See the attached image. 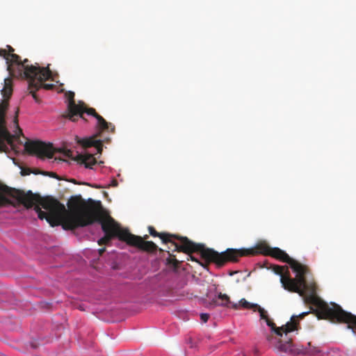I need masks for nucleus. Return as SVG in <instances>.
Wrapping results in <instances>:
<instances>
[{
    "label": "nucleus",
    "mask_w": 356,
    "mask_h": 356,
    "mask_svg": "<svg viewBox=\"0 0 356 356\" xmlns=\"http://www.w3.org/2000/svg\"><path fill=\"white\" fill-rule=\"evenodd\" d=\"M82 201L81 197H71L67 209L63 204L53 197H42L31 191L25 193L0 182V209L9 206L15 207L19 204L27 209L35 206L34 210L40 220L45 219L51 227L62 225L65 230H69L67 224L74 220Z\"/></svg>",
    "instance_id": "nucleus-1"
},
{
    "label": "nucleus",
    "mask_w": 356,
    "mask_h": 356,
    "mask_svg": "<svg viewBox=\"0 0 356 356\" xmlns=\"http://www.w3.org/2000/svg\"><path fill=\"white\" fill-rule=\"evenodd\" d=\"M97 222L101 224L104 236L97 241L99 245H108L111 241L117 237L127 245L136 247L147 252H154L158 246L152 241L144 242L141 236L134 235L127 229L121 227L102 207L100 201L88 199L83 200L74 220L67 224L69 230L83 227Z\"/></svg>",
    "instance_id": "nucleus-2"
},
{
    "label": "nucleus",
    "mask_w": 356,
    "mask_h": 356,
    "mask_svg": "<svg viewBox=\"0 0 356 356\" xmlns=\"http://www.w3.org/2000/svg\"><path fill=\"white\" fill-rule=\"evenodd\" d=\"M315 283H306L301 288L302 292L298 293L303 298L306 304L315 307H310L309 313L314 314L318 319L328 320L332 323H347V328L356 331V316L344 311L339 305L331 303L329 305L316 294Z\"/></svg>",
    "instance_id": "nucleus-3"
},
{
    "label": "nucleus",
    "mask_w": 356,
    "mask_h": 356,
    "mask_svg": "<svg viewBox=\"0 0 356 356\" xmlns=\"http://www.w3.org/2000/svg\"><path fill=\"white\" fill-rule=\"evenodd\" d=\"M209 253L210 254L209 256H213L218 264H223L225 261L236 262L241 257L254 256L261 254L265 256H270L282 262L287 263L291 268H295L294 265H297L296 260L291 258L284 250L279 248H271L266 242L259 243L254 248H228L221 253L215 250L209 251Z\"/></svg>",
    "instance_id": "nucleus-4"
},
{
    "label": "nucleus",
    "mask_w": 356,
    "mask_h": 356,
    "mask_svg": "<svg viewBox=\"0 0 356 356\" xmlns=\"http://www.w3.org/2000/svg\"><path fill=\"white\" fill-rule=\"evenodd\" d=\"M149 233L154 237H159L163 243H171L174 246L172 251L190 252L192 251L200 250L202 252L203 257L206 258H213V256H209V251H214L211 248H207L202 244L195 243L190 241L186 236H180L177 234H172L166 232H158L154 227H148Z\"/></svg>",
    "instance_id": "nucleus-5"
},
{
    "label": "nucleus",
    "mask_w": 356,
    "mask_h": 356,
    "mask_svg": "<svg viewBox=\"0 0 356 356\" xmlns=\"http://www.w3.org/2000/svg\"><path fill=\"white\" fill-rule=\"evenodd\" d=\"M8 49H0V56L3 57L6 60L7 70L9 74L15 77L20 78L22 76H34L39 72L29 64V60L26 58L22 61L19 56L14 54L15 49L10 45L6 46Z\"/></svg>",
    "instance_id": "nucleus-6"
},
{
    "label": "nucleus",
    "mask_w": 356,
    "mask_h": 356,
    "mask_svg": "<svg viewBox=\"0 0 356 356\" xmlns=\"http://www.w3.org/2000/svg\"><path fill=\"white\" fill-rule=\"evenodd\" d=\"M74 98V93L70 92L68 94L69 103L67 105V111L63 115L65 118H67L72 122H76L79 118H81L84 121H86L83 116V114L86 113L87 115H92L96 118L98 127L100 129L102 130L108 128V122H106L102 116L99 115L95 108H87L83 102H79V104H76Z\"/></svg>",
    "instance_id": "nucleus-7"
},
{
    "label": "nucleus",
    "mask_w": 356,
    "mask_h": 356,
    "mask_svg": "<svg viewBox=\"0 0 356 356\" xmlns=\"http://www.w3.org/2000/svg\"><path fill=\"white\" fill-rule=\"evenodd\" d=\"M308 314L309 312H302L298 316H292L289 322L286 323L284 325L278 327H276V325L272 320L268 318L266 321V324L270 327L271 330L276 334V336H268L267 340L277 350L275 347L276 343L282 341V343H285L286 341H289V338H292L291 333L299 329V318H303Z\"/></svg>",
    "instance_id": "nucleus-8"
},
{
    "label": "nucleus",
    "mask_w": 356,
    "mask_h": 356,
    "mask_svg": "<svg viewBox=\"0 0 356 356\" xmlns=\"http://www.w3.org/2000/svg\"><path fill=\"white\" fill-rule=\"evenodd\" d=\"M108 123V128L106 129H100L97 124V132L90 137L81 138L78 136L75 137V140L78 145H79L83 149H87L88 148L93 147L95 149V153L86 152L80 153L76 156H95V154H101L102 153L103 147L106 148L104 146V143H109L111 139L108 136H103L104 131H108L113 133L115 131V127L111 123Z\"/></svg>",
    "instance_id": "nucleus-9"
},
{
    "label": "nucleus",
    "mask_w": 356,
    "mask_h": 356,
    "mask_svg": "<svg viewBox=\"0 0 356 356\" xmlns=\"http://www.w3.org/2000/svg\"><path fill=\"white\" fill-rule=\"evenodd\" d=\"M1 94L4 99L0 103V151L5 152L3 148L8 149L4 141L11 142L12 136L6 127L5 113L8 106V99L13 94V81L10 78L4 79V86L1 90Z\"/></svg>",
    "instance_id": "nucleus-10"
},
{
    "label": "nucleus",
    "mask_w": 356,
    "mask_h": 356,
    "mask_svg": "<svg viewBox=\"0 0 356 356\" xmlns=\"http://www.w3.org/2000/svg\"><path fill=\"white\" fill-rule=\"evenodd\" d=\"M25 151L34 156H54L56 153L63 156H72V152L65 145L55 147L51 143H46L40 140H28L24 144Z\"/></svg>",
    "instance_id": "nucleus-11"
},
{
    "label": "nucleus",
    "mask_w": 356,
    "mask_h": 356,
    "mask_svg": "<svg viewBox=\"0 0 356 356\" xmlns=\"http://www.w3.org/2000/svg\"><path fill=\"white\" fill-rule=\"evenodd\" d=\"M297 265H294L295 268H291L296 273V278L292 279L289 277H282L281 283L284 289L291 292L301 293V288L307 282L305 275L307 273V267L296 261Z\"/></svg>",
    "instance_id": "nucleus-12"
},
{
    "label": "nucleus",
    "mask_w": 356,
    "mask_h": 356,
    "mask_svg": "<svg viewBox=\"0 0 356 356\" xmlns=\"http://www.w3.org/2000/svg\"><path fill=\"white\" fill-rule=\"evenodd\" d=\"M307 347L303 346H295L292 343V338H289L288 341L282 343V341H278L275 344L277 351L280 354H291V355H314L320 352V350L316 347H312L311 343H307Z\"/></svg>",
    "instance_id": "nucleus-13"
},
{
    "label": "nucleus",
    "mask_w": 356,
    "mask_h": 356,
    "mask_svg": "<svg viewBox=\"0 0 356 356\" xmlns=\"http://www.w3.org/2000/svg\"><path fill=\"white\" fill-rule=\"evenodd\" d=\"M37 65H33L34 67L39 69L38 71L35 73V75L31 76L30 77L28 76H22L20 78L26 79L30 80V87L35 88V90H39L40 88H44L45 90H52L55 86L52 83H44L43 82L49 79L51 76V72L50 71L49 66L44 67H40L38 64Z\"/></svg>",
    "instance_id": "nucleus-14"
},
{
    "label": "nucleus",
    "mask_w": 356,
    "mask_h": 356,
    "mask_svg": "<svg viewBox=\"0 0 356 356\" xmlns=\"http://www.w3.org/2000/svg\"><path fill=\"white\" fill-rule=\"evenodd\" d=\"M44 159L45 157H40ZM47 159H54L53 162L58 163H65L67 165L76 164L79 165H84L86 168L93 169V166L97 165V161L95 157H47Z\"/></svg>",
    "instance_id": "nucleus-15"
},
{
    "label": "nucleus",
    "mask_w": 356,
    "mask_h": 356,
    "mask_svg": "<svg viewBox=\"0 0 356 356\" xmlns=\"http://www.w3.org/2000/svg\"><path fill=\"white\" fill-rule=\"evenodd\" d=\"M217 306L232 307L237 309L238 305L236 303H232L230 301L229 297L227 294L219 293L217 297L213 298V300L209 303V307L213 308Z\"/></svg>",
    "instance_id": "nucleus-16"
},
{
    "label": "nucleus",
    "mask_w": 356,
    "mask_h": 356,
    "mask_svg": "<svg viewBox=\"0 0 356 356\" xmlns=\"http://www.w3.org/2000/svg\"><path fill=\"white\" fill-rule=\"evenodd\" d=\"M272 270L275 274L280 276V280L282 277H289V272L286 266L273 265L272 266Z\"/></svg>",
    "instance_id": "nucleus-17"
},
{
    "label": "nucleus",
    "mask_w": 356,
    "mask_h": 356,
    "mask_svg": "<svg viewBox=\"0 0 356 356\" xmlns=\"http://www.w3.org/2000/svg\"><path fill=\"white\" fill-rule=\"evenodd\" d=\"M193 252H199L202 258L204 259L206 261H207V262H213V263H214L216 265L220 266H223L225 263L227 262V261H225L223 264H218V261L216 259H214L213 258H206V257H203L202 254V252L200 251V250L192 251V252H186L188 254L187 260L191 259V261H194L200 264L199 261L196 258H195L194 257H193L191 255V253H193Z\"/></svg>",
    "instance_id": "nucleus-18"
},
{
    "label": "nucleus",
    "mask_w": 356,
    "mask_h": 356,
    "mask_svg": "<svg viewBox=\"0 0 356 356\" xmlns=\"http://www.w3.org/2000/svg\"><path fill=\"white\" fill-rule=\"evenodd\" d=\"M237 305L245 309H254V311L256 310V307H258L257 304L250 303L244 298H242Z\"/></svg>",
    "instance_id": "nucleus-19"
},
{
    "label": "nucleus",
    "mask_w": 356,
    "mask_h": 356,
    "mask_svg": "<svg viewBox=\"0 0 356 356\" xmlns=\"http://www.w3.org/2000/svg\"><path fill=\"white\" fill-rule=\"evenodd\" d=\"M18 112H19V110L17 109L15 113V116L13 120L14 123L16 126V131H15V134L17 138H19L20 136L23 135L22 130L21 129V128L19 127V124H18Z\"/></svg>",
    "instance_id": "nucleus-20"
},
{
    "label": "nucleus",
    "mask_w": 356,
    "mask_h": 356,
    "mask_svg": "<svg viewBox=\"0 0 356 356\" xmlns=\"http://www.w3.org/2000/svg\"><path fill=\"white\" fill-rule=\"evenodd\" d=\"M170 257L167 259V262L169 264L173 265L175 268H177L179 264V261L175 258V255L169 253Z\"/></svg>",
    "instance_id": "nucleus-21"
},
{
    "label": "nucleus",
    "mask_w": 356,
    "mask_h": 356,
    "mask_svg": "<svg viewBox=\"0 0 356 356\" xmlns=\"http://www.w3.org/2000/svg\"><path fill=\"white\" fill-rule=\"evenodd\" d=\"M256 309L258 310L261 319L266 321L269 318L267 314V312L264 308H261L259 305H258V307H256Z\"/></svg>",
    "instance_id": "nucleus-22"
},
{
    "label": "nucleus",
    "mask_w": 356,
    "mask_h": 356,
    "mask_svg": "<svg viewBox=\"0 0 356 356\" xmlns=\"http://www.w3.org/2000/svg\"><path fill=\"white\" fill-rule=\"evenodd\" d=\"M29 89L30 90V93L31 94V95L33 97V99H35V101L36 102H39L40 99H39V97H38V95L36 94V91H38V90H35V88L34 87L31 88V87H30V80H29Z\"/></svg>",
    "instance_id": "nucleus-23"
},
{
    "label": "nucleus",
    "mask_w": 356,
    "mask_h": 356,
    "mask_svg": "<svg viewBox=\"0 0 356 356\" xmlns=\"http://www.w3.org/2000/svg\"><path fill=\"white\" fill-rule=\"evenodd\" d=\"M209 318V315L208 314H201L200 319L203 323H207Z\"/></svg>",
    "instance_id": "nucleus-24"
},
{
    "label": "nucleus",
    "mask_w": 356,
    "mask_h": 356,
    "mask_svg": "<svg viewBox=\"0 0 356 356\" xmlns=\"http://www.w3.org/2000/svg\"><path fill=\"white\" fill-rule=\"evenodd\" d=\"M31 171L29 168L28 169H26V168H22L21 174L23 176L29 175L31 174Z\"/></svg>",
    "instance_id": "nucleus-25"
},
{
    "label": "nucleus",
    "mask_w": 356,
    "mask_h": 356,
    "mask_svg": "<svg viewBox=\"0 0 356 356\" xmlns=\"http://www.w3.org/2000/svg\"><path fill=\"white\" fill-rule=\"evenodd\" d=\"M106 251V248H100L98 250V253H99V256H102V254L105 252Z\"/></svg>",
    "instance_id": "nucleus-26"
},
{
    "label": "nucleus",
    "mask_w": 356,
    "mask_h": 356,
    "mask_svg": "<svg viewBox=\"0 0 356 356\" xmlns=\"http://www.w3.org/2000/svg\"><path fill=\"white\" fill-rule=\"evenodd\" d=\"M112 186H118V181L117 180L115 179H113L112 181H111V184Z\"/></svg>",
    "instance_id": "nucleus-27"
},
{
    "label": "nucleus",
    "mask_w": 356,
    "mask_h": 356,
    "mask_svg": "<svg viewBox=\"0 0 356 356\" xmlns=\"http://www.w3.org/2000/svg\"><path fill=\"white\" fill-rule=\"evenodd\" d=\"M142 238V240L144 241V242H148L147 241H145L146 239H147L149 238L148 235H145L143 237H141Z\"/></svg>",
    "instance_id": "nucleus-28"
},
{
    "label": "nucleus",
    "mask_w": 356,
    "mask_h": 356,
    "mask_svg": "<svg viewBox=\"0 0 356 356\" xmlns=\"http://www.w3.org/2000/svg\"><path fill=\"white\" fill-rule=\"evenodd\" d=\"M10 158L13 161V163L15 164H17V163H16V157L12 156V157H10Z\"/></svg>",
    "instance_id": "nucleus-29"
},
{
    "label": "nucleus",
    "mask_w": 356,
    "mask_h": 356,
    "mask_svg": "<svg viewBox=\"0 0 356 356\" xmlns=\"http://www.w3.org/2000/svg\"><path fill=\"white\" fill-rule=\"evenodd\" d=\"M94 187L96 188H100L99 186H95Z\"/></svg>",
    "instance_id": "nucleus-30"
}]
</instances>
